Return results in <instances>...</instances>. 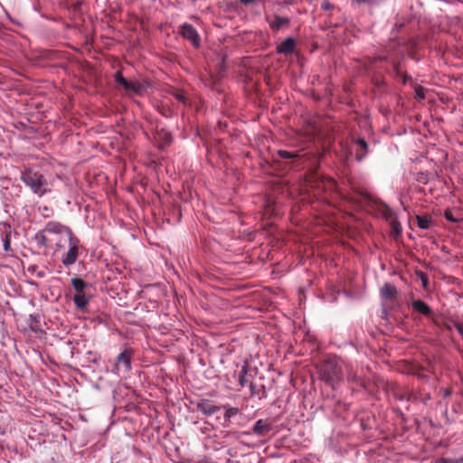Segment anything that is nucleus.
<instances>
[{"instance_id":"obj_1","label":"nucleus","mask_w":463,"mask_h":463,"mask_svg":"<svg viewBox=\"0 0 463 463\" xmlns=\"http://www.w3.org/2000/svg\"><path fill=\"white\" fill-rule=\"evenodd\" d=\"M21 180L32 190L33 193L39 196H43V194L51 192L48 188V183L44 175L39 172L33 171V169H26L23 172Z\"/></svg>"},{"instance_id":"obj_2","label":"nucleus","mask_w":463,"mask_h":463,"mask_svg":"<svg viewBox=\"0 0 463 463\" xmlns=\"http://www.w3.org/2000/svg\"><path fill=\"white\" fill-rule=\"evenodd\" d=\"M322 379L334 385L343 378V362L338 358H328L319 370Z\"/></svg>"},{"instance_id":"obj_3","label":"nucleus","mask_w":463,"mask_h":463,"mask_svg":"<svg viewBox=\"0 0 463 463\" xmlns=\"http://www.w3.org/2000/svg\"><path fill=\"white\" fill-rule=\"evenodd\" d=\"M67 240L69 241V249L62 255L61 262L65 267L74 264L79 256L80 241L72 236V232H67Z\"/></svg>"},{"instance_id":"obj_4","label":"nucleus","mask_w":463,"mask_h":463,"mask_svg":"<svg viewBox=\"0 0 463 463\" xmlns=\"http://www.w3.org/2000/svg\"><path fill=\"white\" fill-rule=\"evenodd\" d=\"M116 81L122 86L127 91L142 95L146 90V85L137 80H128L125 79L121 72L118 71L115 75Z\"/></svg>"},{"instance_id":"obj_5","label":"nucleus","mask_w":463,"mask_h":463,"mask_svg":"<svg viewBox=\"0 0 463 463\" xmlns=\"http://www.w3.org/2000/svg\"><path fill=\"white\" fill-rule=\"evenodd\" d=\"M132 354L133 351L131 349H126L118 355L117 363L115 365V370L118 373H128L131 370Z\"/></svg>"},{"instance_id":"obj_6","label":"nucleus","mask_w":463,"mask_h":463,"mask_svg":"<svg viewBox=\"0 0 463 463\" xmlns=\"http://www.w3.org/2000/svg\"><path fill=\"white\" fill-rule=\"evenodd\" d=\"M182 36L190 41L194 47H198L200 44V37L195 28L189 24H184L180 26L179 30Z\"/></svg>"},{"instance_id":"obj_7","label":"nucleus","mask_w":463,"mask_h":463,"mask_svg":"<svg viewBox=\"0 0 463 463\" xmlns=\"http://www.w3.org/2000/svg\"><path fill=\"white\" fill-rule=\"evenodd\" d=\"M196 410L205 416H211L219 411L220 407L214 405L212 401L204 399L197 402Z\"/></svg>"},{"instance_id":"obj_8","label":"nucleus","mask_w":463,"mask_h":463,"mask_svg":"<svg viewBox=\"0 0 463 463\" xmlns=\"http://www.w3.org/2000/svg\"><path fill=\"white\" fill-rule=\"evenodd\" d=\"M46 233L51 234H60L64 236L67 239V232H71V231L57 222H48L43 230Z\"/></svg>"},{"instance_id":"obj_9","label":"nucleus","mask_w":463,"mask_h":463,"mask_svg":"<svg viewBox=\"0 0 463 463\" xmlns=\"http://www.w3.org/2000/svg\"><path fill=\"white\" fill-rule=\"evenodd\" d=\"M296 46V42L292 37L286 38L277 46V52L284 55L291 54Z\"/></svg>"},{"instance_id":"obj_10","label":"nucleus","mask_w":463,"mask_h":463,"mask_svg":"<svg viewBox=\"0 0 463 463\" xmlns=\"http://www.w3.org/2000/svg\"><path fill=\"white\" fill-rule=\"evenodd\" d=\"M272 430L271 424L267 420H259L255 422L252 431L258 436H264Z\"/></svg>"},{"instance_id":"obj_11","label":"nucleus","mask_w":463,"mask_h":463,"mask_svg":"<svg viewBox=\"0 0 463 463\" xmlns=\"http://www.w3.org/2000/svg\"><path fill=\"white\" fill-rule=\"evenodd\" d=\"M380 294L383 299L392 301L397 295V289L394 285L386 283L380 290Z\"/></svg>"},{"instance_id":"obj_12","label":"nucleus","mask_w":463,"mask_h":463,"mask_svg":"<svg viewBox=\"0 0 463 463\" xmlns=\"http://www.w3.org/2000/svg\"><path fill=\"white\" fill-rule=\"evenodd\" d=\"M411 307L414 310L417 312L424 315L429 316L431 314L430 307L422 300L416 299L411 302Z\"/></svg>"},{"instance_id":"obj_13","label":"nucleus","mask_w":463,"mask_h":463,"mask_svg":"<svg viewBox=\"0 0 463 463\" xmlns=\"http://www.w3.org/2000/svg\"><path fill=\"white\" fill-rule=\"evenodd\" d=\"M356 145L359 148L356 151V159L358 161H362L367 155L368 152V145L364 139L359 138L356 140Z\"/></svg>"},{"instance_id":"obj_14","label":"nucleus","mask_w":463,"mask_h":463,"mask_svg":"<svg viewBox=\"0 0 463 463\" xmlns=\"http://www.w3.org/2000/svg\"><path fill=\"white\" fill-rule=\"evenodd\" d=\"M72 299L76 307L80 310H84L89 305L90 301L85 293L75 294Z\"/></svg>"},{"instance_id":"obj_15","label":"nucleus","mask_w":463,"mask_h":463,"mask_svg":"<svg viewBox=\"0 0 463 463\" xmlns=\"http://www.w3.org/2000/svg\"><path fill=\"white\" fill-rule=\"evenodd\" d=\"M289 19L282 16H275L274 20L269 22V26L274 31H279L282 26L288 24Z\"/></svg>"},{"instance_id":"obj_16","label":"nucleus","mask_w":463,"mask_h":463,"mask_svg":"<svg viewBox=\"0 0 463 463\" xmlns=\"http://www.w3.org/2000/svg\"><path fill=\"white\" fill-rule=\"evenodd\" d=\"M71 285L73 288L76 290V294L84 293V290L87 288V283L79 278L72 279Z\"/></svg>"},{"instance_id":"obj_17","label":"nucleus","mask_w":463,"mask_h":463,"mask_svg":"<svg viewBox=\"0 0 463 463\" xmlns=\"http://www.w3.org/2000/svg\"><path fill=\"white\" fill-rule=\"evenodd\" d=\"M417 224L422 230H427L431 225V220L427 216H417Z\"/></svg>"},{"instance_id":"obj_18","label":"nucleus","mask_w":463,"mask_h":463,"mask_svg":"<svg viewBox=\"0 0 463 463\" xmlns=\"http://www.w3.org/2000/svg\"><path fill=\"white\" fill-rule=\"evenodd\" d=\"M248 373V365L247 364H243L241 366V372H240V375H239V383L241 386H245L248 383L247 379H246V375Z\"/></svg>"},{"instance_id":"obj_19","label":"nucleus","mask_w":463,"mask_h":463,"mask_svg":"<svg viewBox=\"0 0 463 463\" xmlns=\"http://www.w3.org/2000/svg\"><path fill=\"white\" fill-rule=\"evenodd\" d=\"M3 247L5 251L11 250V230L10 226H8V231L5 232V236L3 239Z\"/></svg>"},{"instance_id":"obj_20","label":"nucleus","mask_w":463,"mask_h":463,"mask_svg":"<svg viewBox=\"0 0 463 463\" xmlns=\"http://www.w3.org/2000/svg\"><path fill=\"white\" fill-rule=\"evenodd\" d=\"M175 99L178 100L179 102L185 104L186 102V96L185 93L183 90H175L173 93Z\"/></svg>"},{"instance_id":"obj_21","label":"nucleus","mask_w":463,"mask_h":463,"mask_svg":"<svg viewBox=\"0 0 463 463\" xmlns=\"http://www.w3.org/2000/svg\"><path fill=\"white\" fill-rule=\"evenodd\" d=\"M445 218L446 220L451 222H458L461 221V217L459 216H454L453 213L450 210L445 211Z\"/></svg>"},{"instance_id":"obj_22","label":"nucleus","mask_w":463,"mask_h":463,"mask_svg":"<svg viewBox=\"0 0 463 463\" xmlns=\"http://www.w3.org/2000/svg\"><path fill=\"white\" fill-rule=\"evenodd\" d=\"M238 413H239V410L237 408L231 407L226 410V411L224 413V417L226 419H231V418L236 416Z\"/></svg>"},{"instance_id":"obj_23","label":"nucleus","mask_w":463,"mask_h":463,"mask_svg":"<svg viewBox=\"0 0 463 463\" xmlns=\"http://www.w3.org/2000/svg\"><path fill=\"white\" fill-rule=\"evenodd\" d=\"M279 155L282 158H294V157L298 156V154L289 152V151H286V150H279Z\"/></svg>"},{"instance_id":"obj_24","label":"nucleus","mask_w":463,"mask_h":463,"mask_svg":"<svg viewBox=\"0 0 463 463\" xmlns=\"http://www.w3.org/2000/svg\"><path fill=\"white\" fill-rule=\"evenodd\" d=\"M415 95H416V98L419 99H425V90L422 87H417L415 89Z\"/></svg>"},{"instance_id":"obj_25","label":"nucleus","mask_w":463,"mask_h":463,"mask_svg":"<svg viewBox=\"0 0 463 463\" xmlns=\"http://www.w3.org/2000/svg\"><path fill=\"white\" fill-rule=\"evenodd\" d=\"M322 8L325 9V10H329L332 8V5L330 4L329 1H324L322 3Z\"/></svg>"},{"instance_id":"obj_26","label":"nucleus","mask_w":463,"mask_h":463,"mask_svg":"<svg viewBox=\"0 0 463 463\" xmlns=\"http://www.w3.org/2000/svg\"><path fill=\"white\" fill-rule=\"evenodd\" d=\"M354 3L358 4V5H362V4H371L373 2V0H353Z\"/></svg>"},{"instance_id":"obj_27","label":"nucleus","mask_w":463,"mask_h":463,"mask_svg":"<svg viewBox=\"0 0 463 463\" xmlns=\"http://www.w3.org/2000/svg\"><path fill=\"white\" fill-rule=\"evenodd\" d=\"M420 279L422 280L423 286L426 287V285H427V279H426V277L424 276L423 273L420 274Z\"/></svg>"},{"instance_id":"obj_28","label":"nucleus","mask_w":463,"mask_h":463,"mask_svg":"<svg viewBox=\"0 0 463 463\" xmlns=\"http://www.w3.org/2000/svg\"><path fill=\"white\" fill-rule=\"evenodd\" d=\"M456 328L457 330L458 331V333L463 335V326L461 325H457L456 326Z\"/></svg>"},{"instance_id":"obj_29","label":"nucleus","mask_w":463,"mask_h":463,"mask_svg":"<svg viewBox=\"0 0 463 463\" xmlns=\"http://www.w3.org/2000/svg\"><path fill=\"white\" fill-rule=\"evenodd\" d=\"M242 4L244 5H250L251 4L252 2H254L255 0H240Z\"/></svg>"},{"instance_id":"obj_30","label":"nucleus","mask_w":463,"mask_h":463,"mask_svg":"<svg viewBox=\"0 0 463 463\" xmlns=\"http://www.w3.org/2000/svg\"><path fill=\"white\" fill-rule=\"evenodd\" d=\"M392 228L395 232H399V225L398 224L393 223Z\"/></svg>"},{"instance_id":"obj_31","label":"nucleus","mask_w":463,"mask_h":463,"mask_svg":"<svg viewBox=\"0 0 463 463\" xmlns=\"http://www.w3.org/2000/svg\"><path fill=\"white\" fill-rule=\"evenodd\" d=\"M42 241H43V242L45 241V237L44 236H42Z\"/></svg>"}]
</instances>
